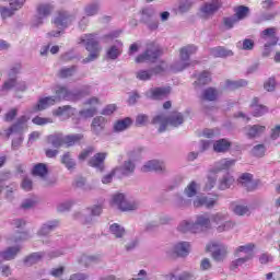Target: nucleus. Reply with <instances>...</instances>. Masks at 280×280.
I'll return each instance as SVG.
<instances>
[{"label":"nucleus","mask_w":280,"mask_h":280,"mask_svg":"<svg viewBox=\"0 0 280 280\" xmlns=\"http://www.w3.org/2000/svg\"><path fill=\"white\" fill-rule=\"evenodd\" d=\"M211 226L217 228L219 233H224V231H231L235 226V222L229 220V214L222 212L212 214L210 218L207 214H200L197 215L195 223L182 221L178 225V231L182 233H187V231L200 233L207 231V229H211Z\"/></svg>","instance_id":"nucleus-1"},{"label":"nucleus","mask_w":280,"mask_h":280,"mask_svg":"<svg viewBox=\"0 0 280 280\" xmlns=\"http://www.w3.org/2000/svg\"><path fill=\"white\" fill-rule=\"evenodd\" d=\"M82 45L85 46V49L90 51V56L83 60V62H92V60H96L100 57V51L102 48L100 47V42L93 34L81 36Z\"/></svg>","instance_id":"nucleus-2"},{"label":"nucleus","mask_w":280,"mask_h":280,"mask_svg":"<svg viewBox=\"0 0 280 280\" xmlns=\"http://www.w3.org/2000/svg\"><path fill=\"white\" fill-rule=\"evenodd\" d=\"M84 136L77 135H68L63 136L62 133H55L48 137V141L54 145V148H60V145H75L79 141H82Z\"/></svg>","instance_id":"nucleus-3"},{"label":"nucleus","mask_w":280,"mask_h":280,"mask_svg":"<svg viewBox=\"0 0 280 280\" xmlns=\"http://www.w3.org/2000/svg\"><path fill=\"white\" fill-rule=\"evenodd\" d=\"M198 51V48L194 45L186 46L180 49L179 52V60L172 67V71L174 73L178 71H183L184 69H187L191 63L189 62V57L194 56Z\"/></svg>","instance_id":"nucleus-4"},{"label":"nucleus","mask_w":280,"mask_h":280,"mask_svg":"<svg viewBox=\"0 0 280 280\" xmlns=\"http://www.w3.org/2000/svg\"><path fill=\"white\" fill-rule=\"evenodd\" d=\"M184 118L183 115L178 112H173L171 117L167 119L165 118L163 115H159L156 117L153 118V124H160V132H165V128L167 126V124H170V126H174L175 128L177 126H180V124H183Z\"/></svg>","instance_id":"nucleus-5"},{"label":"nucleus","mask_w":280,"mask_h":280,"mask_svg":"<svg viewBox=\"0 0 280 280\" xmlns=\"http://www.w3.org/2000/svg\"><path fill=\"white\" fill-rule=\"evenodd\" d=\"M112 206L117 207L120 211H135L136 209H139V203L126 199L124 194L114 195L112 198Z\"/></svg>","instance_id":"nucleus-6"},{"label":"nucleus","mask_w":280,"mask_h":280,"mask_svg":"<svg viewBox=\"0 0 280 280\" xmlns=\"http://www.w3.org/2000/svg\"><path fill=\"white\" fill-rule=\"evenodd\" d=\"M135 172V163L132 161H127L120 168H115L110 174L103 177L102 183L108 185L113 180V176L121 174V176H130Z\"/></svg>","instance_id":"nucleus-7"},{"label":"nucleus","mask_w":280,"mask_h":280,"mask_svg":"<svg viewBox=\"0 0 280 280\" xmlns=\"http://www.w3.org/2000/svg\"><path fill=\"white\" fill-rule=\"evenodd\" d=\"M158 56H161V49L159 45L151 43L148 44L145 52L136 58V62H154Z\"/></svg>","instance_id":"nucleus-8"},{"label":"nucleus","mask_w":280,"mask_h":280,"mask_svg":"<svg viewBox=\"0 0 280 280\" xmlns=\"http://www.w3.org/2000/svg\"><path fill=\"white\" fill-rule=\"evenodd\" d=\"M234 15L224 19V25L228 26L229 30H231L233 25L240 23V21L246 19L248 16L249 9L247 7L240 5L234 9Z\"/></svg>","instance_id":"nucleus-9"},{"label":"nucleus","mask_w":280,"mask_h":280,"mask_svg":"<svg viewBox=\"0 0 280 280\" xmlns=\"http://www.w3.org/2000/svg\"><path fill=\"white\" fill-rule=\"evenodd\" d=\"M220 8H222V0L206 2L199 9V16H201V19H209V16H213Z\"/></svg>","instance_id":"nucleus-10"},{"label":"nucleus","mask_w":280,"mask_h":280,"mask_svg":"<svg viewBox=\"0 0 280 280\" xmlns=\"http://www.w3.org/2000/svg\"><path fill=\"white\" fill-rule=\"evenodd\" d=\"M208 253H212V258L214 261H224L228 255V248L223 244L210 243L207 245Z\"/></svg>","instance_id":"nucleus-11"},{"label":"nucleus","mask_w":280,"mask_h":280,"mask_svg":"<svg viewBox=\"0 0 280 280\" xmlns=\"http://www.w3.org/2000/svg\"><path fill=\"white\" fill-rule=\"evenodd\" d=\"M253 248H255V245H253V244H247V245L240 246L235 250L236 257H240V253H243L244 255H246V257L245 258H238L235 261H233L232 262V268H240V266H242V264H246V261H248V259H250L253 257Z\"/></svg>","instance_id":"nucleus-12"},{"label":"nucleus","mask_w":280,"mask_h":280,"mask_svg":"<svg viewBox=\"0 0 280 280\" xmlns=\"http://www.w3.org/2000/svg\"><path fill=\"white\" fill-rule=\"evenodd\" d=\"M260 38L265 42V49L269 47H275L279 43V37H277V28L269 27L261 32Z\"/></svg>","instance_id":"nucleus-13"},{"label":"nucleus","mask_w":280,"mask_h":280,"mask_svg":"<svg viewBox=\"0 0 280 280\" xmlns=\"http://www.w3.org/2000/svg\"><path fill=\"white\" fill-rule=\"evenodd\" d=\"M97 105H100V100L97 97H92L85 103V108L80 112V117L82 119H89L97 113Z\"/></svg>","instance_id":"nucleus-14"},{"label":"nucleus","mask_w":280,"mask_h":280,"mask_svg":"<svg viewBox=\"0 0 280 280\" xmlns=\"http://www.w3.org/2000/svg\"><path fill=\"white\" fill-rule=\"evenodd\" d=\"M55 93L57 102H60V100H66L68 102H75L77 100H80V96L71 91H68V89L63 85H57L55 88Z\"/></svg>","instance_id":"nucleus-15"},{"label":"nucleus","mask_w":280,"mask_h":280,"mask_svg":"<svg viewBox=\"0 0 280 280\" xmlns=\"http://www.w3.org/2000/svg\"><path fill=\"white\" fill-rule=\"evenodd\" d=\"M54 10V7L51 4H39L37 7V18L34 22V25L38 26L42 25L43 19H46V16H49Z\"/></svg>","instance_id":"nucleus-16"},{"label":"nucleus","mask_w":280,"mask_h":280,"mask_svg":"<svg viewBox=\"0 0 280 280\" xmlns=\"http://www.w3.org/2000/svg\"><path fill=\"white\" fill-rule=\"evenodd\" d=\"M71 21H73V16L67 14L66 11H59L57 16L55 18L54 24L58 30H65Z\"/></svg>","instance_id":"nucleus-17"},{"label":"nucleus","mask_w":280,"mask_h":280,"mask_svg":"<svg viewBox=\"0 0 280 280\" xmlns=\"http://www.w3.org/2000/svg\"><path fill=\"white\" fill-rule=\"evenodd\" d=\"M54 117H58L61 121L69 119V117H73L75 115V109L71 106H62L52 110Z\"/></svg>","instance_id":"nucleus-18"},{"label":"nucleus","mask_w":280,"mask_h":280,"mask_svg":"<svg viewBox=\"0 0 280 280\" xmlns=\"http://www.w3.org/2000/svg\"><path fill=\"white\" fill-rule=\"evenodd\" d=\"M170 88H154L147 92V97L150 100H163L170 95Z\"/></svg>","instance_id":"nucleus-19"},{"label":"nucleus","mask_w":280,"mask_h":280,"mask_svg":"<svg viewBox=\"0 0 280 280\" xmlns=\"http://www.w3.org/2000/svg\"><path fill=\"white\" fill-rule=\"evenodd\" d=\"M218 201V197L209 195L208 197H198L194 201V207H207L208 209H211L213 205Z\"/></svg>","instance_id":"nucleus-20"},{"label":"nucleus","mask_w":280,"mask_h":280,"mask_svg":"<svg viewBox=\"0 0 280 280\" xmlns=\"http://www.w3.org/2000/svg\"><path fill=\"white\" fill-rule=\"evenodd\" d=\"M106 153H96L89 162L91 167H95L100 170V172L104 171V161H106Z\"/></svg>","instance_id":"nucleus-21"},{"label":"nucleus","mask_w":280,"mask_h":280,"mask_svg":"<svg viewBox=\"0 0 280 280\" xmlns=\"http://www.w3.org/2000/svg\"><path fill=\"white\" fill-rule=\"evenodd\" d=\"M21 250V247L15 246V247H9L2 252H0V261H10L19 255Z\"/></svg>","instance_id":"nucleus-22"},{"label":"nucleus","mask_w":280,"mask_h":280,"mask_svg":"<svg viewBox=\"0 0 280 280\" xmlns=\"http://www.w3.org/2000/svg\"><path fill=\"white\" fill-rule=\"evenodd\" d=\"M233 165H235V160H229V159L220 160L214 164V168L212 170L211 174H218V172H222L224 170H231Z\"/></svg>","instance_id":"nucleus-23"},{"label":"nucleus","mask_w":280,"mask_h":280,"mask_svg":"<svg viewBox=\"0 0 280 280\" xmlns=\"http://www.w3.org/2000/svg\"><path fill=\"white\" fill-rule=\"evenodd\" d=\"M165 164L156 160H151L142 166V172H163Z\"/></svg>","instance_id":"nucleus-24"},{"label":"nucleus","mask_w":280,"mask_h":280,"mask_svg":"<svg viewBox=\"0 0 280 280\" xmlns=\"http://www.w3.org/2000/svg\"><path fill=\"white\" fill-rule=\"evenodd\" d=\"M106 127V118L104 116H97L93 119L91 125V130L94 135H100L102 130Z\"/></svg>","instance_id":"nucleus-25"},{"label":"nucleus","mask_w":280,"mask_h":280,"mask_svg":"<svg viewBox=\"0 0 280 280\" xmlns=\"http://www.w3.org/2000/svg\"><path fill=\"white\" fill-rule=\"evenodd\" d=\"M250 108L254 117H261L262 115H266V113H268V107L259 105V100L257 98H254Z\"/></svg>","instance_id":"nucleus-26"},{"label":"nucleus","mask_w":280,"mask_h":280,"mask_svg":"<svg viewBox=\"0 0 280 280\" xmlns=\"http://www.w3.org/2000/svg\"><path fill=\"white\" fill-rule=\"evenodd\" d=\"M190 245L187 242H182L175 245L174 253L177 257H187L189 255Z\"/></svg>","instance_id":"nucleus-27"},{"label":"nucleus","mask_w":280,"mask_h":280,"mask_svg":"<svg viewBox=\"0 0 280 280\" xmlns=\"http://www.w3.org/2000/svg\"><path fill=\"white\" fill-rule=\"evenodd\" d=\"M27 121H30V117L28 116H22L18 119V122L15 125H13L10 129H9V136L12 135V132H20V130H23V128H26L25 124H27Z\"/></svg>","instance_id":"nucleus-28"},{"label":"nucleus","mask_w":280,"mask_h":280,"mask_svg":"<svg viewBox=\"0 0 280 280\" xmlns=\"http://www.w3.org/2000/svg\"><path fill=\"white\" fill-rule=\"evenodd\" d=\"M54 104H56V98L51 96L40 98L34 110H45V108H49V106H54Z\"/></svg>","instance_id":"nucleus-29"},{"label":"nucleus","mask_w":280,"mask_h":280,"mask_svg":"<svg viewBox=\"0 0 280 280\" xmlns=\"http://www.w3.org/2000/svg\"><path fill=\"white\" fill-rule=\"evenodd\" d=\"M240 185L242 187H246L248 191H252L253 189V175L250 173H244L242 176L238 178Z\"/></svg>","instance_id":"nucleus-30"},{"label":"nucleus","mask_w":280,"mask_h":280,"mask_svg":"<svg viewBox=\"0 0 280 280\" xmlns=\"http://www.w3.org/2000/svg\"><path fill=\"white\" fill-rule=\"evenodd\" d=\"M130 126H132V119L130 117H127V118L118 120L114 125V130L116 132H122V130H127V128H130Z\"/></svg>","instance_id":"nucleus-31"},{"label":"nucleus","mask_w":280,"mask_h":280,"mask_svg":"<svg viewBox=\"0 0 280 280\" xmlns=\"http://www.w3.org/2000/svg\"><path fill=\"white\" fill-rule=\"evenodd\" d=\"M12 86H14L16 91H25V89H27V85L25 84V82L16 83V80L10 79L3 84V91L10 90L12 89Z\"/></svg>","instance_id":"nucleus-32"},{"label":"nucleus","mask_w":280,"mask_h":280,"mask_svg":"<svg viewBox=\"0 0 280 280\" xmlns=\"http://www.w3.org/2000/svg\"><path fill=\"white\" fill-rule=\"evenodd\" d=\"M229 148H231V142L226 139H220L213 143L214 152H228Z\"/></svg>","instance_id":"nucleus-33"},{"label":"nucleus","mask_w":280,"mask_h":280,"mask_svg":"<svg viewBox=\"0 0 280 280\" xmlns=\"http://www.w3.org/2000/svg\"><path fill=\"white\" fill-rule=\"evenodd\" d=\"M248 137H259L266 132V127L260 125H254L252 127H246Z\"/></svg>","instance_id":"nucleus-34"},{"label":"nucleus","mask_w":280,"mask_h":280,"mask_svg":"<svg viewBox=\"0 0 280 280\" xmlns=\"http://www.w3.org/2000/svg\"><path fill=\"white\" fill-rule=\"evenodd\" d=\"M121 47L122 44L120 42H117V45L112 46L107 50V57L110 58V60H116V58H119V56H121Z\"/></svg>","instance_id":"nucleus-35"},{"label":"nucleus","mask_w":280,"mask_h":280,"mask_svg":"<svg viewBox=\"0 0 280 280\" xmlns=\"http://www.w3.org/2000/svg\"><path fill=\"white\" fill-rule=\"evenodd\" d=\"M45 257V254L43 253H34L30 256H27L24 260L25 266H34V264H38Z\"/></svg>","instance_id":"nucleus-36"},{"label":"nucleus","mask_w":280,"mask_h":280,"mask_svg":"<svg viewBox=\"0 0 280 280\" xmlns=\"http://www.w3.org/2000/svg\"><path fill=\"white\" fill-rule=\"evenodd\" d=\"M33 176H39V178H43L47 176V165L43 163L36 164L32 170Z\"/></svg>","instance_id":"nucleus-37"},{"label":"nucleus","mask_w":280,"mask_h":280,"mask_svg":"<svg viewBox=\"0 0 280 280\" xmlns=\"http://www.w3.org/2000/svg\"><path fill=\"white\" fill-rule=\"evenodd\" d=\"M211 56L214 58H226V56H233V51L217 47L211 49Z\"/></svg>","instance_id":"nucleus-38"},{"label":"nucleus","mask_w":280,"mask_h":280,"mask_svg":"<svg viewBox=\"0 0 280 280\" xmlns=\"http://www.w3.org/2000/svg\"><path fill=\"white\" fill-rule=\"evenodd\" d=\"M233 183H235V178H233V176H231L229 173L223 176V178L220 180L219 183V189H229L231 187V185H233Z\"/></svg>","instance_id":"nucleus-39"},{"label":"nucleus","mask_w":280,"mask_h":280,"mask_svg":"<svg viewBox=\"0 0 280 280\" xmlns=\"http://www.w3.org/2000/svg\"><path fill=\"white\" fill-rule=\"evenodd\" d=\"M109 231L115 237H124V235H126V230L117 223L112 224Z\"/></svg>","instance_id":"nucleus-40"},{"label":"nucleus","mask_w":280,"mask_h":280,"mask_svg":"<svg viewBox=\"0 0 280 280\" xmlns=\"http://www.w3.org/2000/svg\"><path fill=\"white\" fill-rule=\"evenodd\" d=\"M230 209L236 215H246V213H248V208L246 206H240L237 203H232Z\"/></svg>","instance_id":"nucleus-41"},{"label":"nucleus","mask_w":280,"mask_h":280,"mask_svg":"<svg viewBox=\"0 0 280 280\" xmlns=\"http://www.w3.org/2000/svg\"><path fill=\"white\" fill-rule=\"evenodd\" d=\"M58 226V222H49L48 224H44L38 232V235H47L50 231H54Z\"/></svg>","instance_id":"nucleus-42"},{"label":"nucleus","mask_w":280,"mask_h":280,"mask_svg":"<svg viewBox=\"0 0 280 280\" xmlns=\"http://www.w3.org/2000/svg\"><path fill=\"white\" fill-rule=\"evenodd\" d=\"M93 261H97V257L83 255L79 259V264H81L85 268L91 266V264H93Z\"/></svg>","instance_id":"nucleus-43"},{"label":"nucleus","mask_w":280,"mask_h":280,"mask_svg":"<svg viewBox=\"0 0 280 280\" xmlns=\"http://www.w3.org/2000/svg\"><path fill=\"white\" fill-rule=\"evenodd\" d=\"M217 97H218V91L213 90L212 88H209L203 92V100L213 102V100H215Z\"/></svg>","instance_id":"nucleus-44"},{"label":"nucleus","mask_w":280,"mask_h":280,"mask_svg":"<svg viewBox=\"0 0 280 280\" xmlns=\"http://www.w3.org/2000/svg\"><path fill=\"white\" fill-rule=\"evenodd\" d=\"M211 82V73L203 71L197 79V84H209Z\"/></svg>","instance_id":"nucleus-45"},{"label":"nucleus","mask_w":280,"mask_h":280,"mask_svg":"<svg viewBox=\"0 0 280 280\" xmlns=\"http://www.w3.org/2000/svg\"><path fill=\"white\" fill-rule=\"evenodd\" d=\"M240 86H246V81L245 80H240V81H226V89L233 90V89H240Z\"/></svg>","instance_id":"nucleus-46"},{"label":"nucleus","mask_w":280,"mask_h":280,"mask_svg":"<svg viewBox=\"0 0 280 280\" xmlns=\"http://www.w3.org/2000/svg\"><path fill=\"white\" fill-rule=\"evenodd\" d=\"M197 189H198V184H196V182H191L185 189V194L186 196H188V198H192V196H196Z\"/></svg>","instance_id":"nucleus-47"},{"label":"nucleus","mask_w":280,"mask_h":280,"mask_svg":"<svg viewBox=\"0 0 280 280\" xmlns=\"http://www.w3.org/2000/svg\"><path fill=\"white\" fill-rule=\"evenodd\" d=\"M62 163L68 170H73V167H75V162L73 161V159H71V155H69V153H66L63 155Z\"/></svg>","instance_id":"nucleus-48"},{"label":"nucleus","mask_w":280,"mask_h":280,"mask_svg":"<svg viewBox=\"0 0 280 280\" xmlns=\"http://www.w3.org/2000/svg\"><path fill=\"white\" fill-rule=\"evenodd\" d=\"M33 124H36V126H46V124H54V119L37 116L33 118Z\"/></svg>","instance_id":"nucleus-49"},{"label":"nucleus","mask_w":280,"mask_h":280,"mask_svg":"<svg viewBox=\"0 0 280 280\" xmlns=\"http://www.w3.org/2000/svg\"><path fill=\"white\" fill-rule=\"evenodd\" d=\"M75 73V67H71V68H62L59 71V75L61 78H71V75H73Z\"/></svg>","instance_id":"nucleus-50"},{"label":"nucleus","mask_w":280,"mask_h":280,"mask_svg":"<svg viewBox=\"0 0 280 280\" xmlns=\"http://www.w3.org/2000/svg\"><path fill=\"white\" fill-rule=\"evenodd\" d=\"M100 10L97 3H92L85 8V14L88 16H95V13Z\"/></svg>","instance_id":"nucleus-51"},{"label":"nucleus","mask_w":280,"mask_h":280,"mask_svg":"<svg viewBox=\"0 0 280 280\" xmlns=\"http://www.w3.org/2000/svg\"><path fill=\"white\" fill-rule=\"evenodd\" d=\"M252 152L254 156H264V154H266V147H264L262 144H258L254 147Z\"/></svg>","instance_id":"nucleus-52"},{"label":"nucleus","mask_w":280,"mask_h":280,"mask_svg":"<svg viewBox=\"0 0 280 280\" xmlns=\"http://www.w3.org/2000/svg\"><path fill=\"white\" fill-rule=\"evenodd\" d=\"M180 1V5H179V12H187V10H189V8H191L194 1L191 0H179Z\"/></svg>","instance_id":"nucleus-53"},{"label":"nucleus","mask_w":280,"mask_h":280,"mask_svg":"<svg viewBox=\"0 0 280 280\" xmlns=\"http://www.w3.org/2000/svg\"><path fill=\"white\" fill-rule=\"evenodd\" d=\"M215 187V177L214 175H209L208 176V182L206 183L205 191H209Z\"/></svg>","instance_id":"nucleus-54"},{"label":"nucleus","mask_w":280,"mask_h":280,"mask_svg":"<svg viewBox=\"0 0 280 280\" xmlns=\"http://www.w3.org/2000/svg\"><path fill=\"white\" fill-rule=\"evenodd\" d=\"M138 80H150L152 78V72L141 70L137 73Z\"/></svg>","instance_id":"nucleus-55"},{"label":"nucleus","mask_w":280,"mask_h":280,"mask_svg":"<svg viewBox=\"0 0 280 280\" xmlns=\"http://www.w3.org/2000/svg\"><path fill=\"white\" fill-rule=\"evenodd\" d=\"M276 86H277V81L275 80V78H270L268 81L265 82L266 91H275Z\"/></svg>","instance_id":"nucleus-56"},{"label":"nucleus","mask_w":280,"mask_h":280,"mask_svg":"<svg viewBox=\"0 0 280 280\" xmlns=\"http://www.w3.org/2000/svg\"><path fill=\"white\" fill-rule=\"evenodd\" d=\"M93 152H94L93 147H89L86 150H84L83 152L80 153L79 160L84 161L88 156H91V154H93Z\"/></svg>","instance_id":"nucleus-57"},{"label":"nucleus","mask_w":280,"mask_h":280,"mask_svg":"<svg viewBox=\"0 0 280 280\" xmlns=\"http://www.w3.org/2000/svg\"><path fill=\"white\" fill-rule=\"evenodd\" d=\"M148 124V116L147 115H138L136 118V126H145Z\"/></svg>","instance_id":"nucleus-58"},{"label":"nucleus","mask_w":280,"mask_h":280,"mask_svg":"<svg viewBox=\"0 0 280 280\" xmlns=\"http://www.w3.org/2000/svg\"><path fill=\"white\" fill-rule=\"evenodd\" d=\"M116 110L117 106L115 104H110L103 109L102 115H113Z\"/></svg>","instance_id":"nucleus-59"},{"label":"nucleus","mask_w":280,"mask_h":280,"mask_svg":"<svg viewBox=\"0 0 280 280\" xmlns=\"http://www.w3.org/2000/svg\"><path fill=\"white\" fill-rule=\"evenodd\" d=\"M18 113H19V109H16V108L10 109L5 115V118H4L5 121H12V119H14V117H16Z\"/></svg>","instance_id":"nucleus-60"},{"label":"nucleus","mask_w":280,"mask_h":280,"mask_svg":"<svg viewBox=\"0 0 280 280\" xmlns=\"http://www.w3.org/2000/svg\"><path fill=\"white\" fill-rule=\"evenodd\" d=\"M22 189H24V191H32V179L24 178L22 180Z\"/></svg>","instance_id":"nucleus-61"},{"label":"nucleus","mask_w":280,"mask_h":280,"mask_svg":"<svg viewBox=\"0 0 280 280\" xmlns=\"http://www.w3.org/2000/svg\"><path fill=\"white\" fill-rule=\"evenodd\" d=\"M192 279H196V276H194L190 272H183L180 276L175 278V280H192Z\"/></svg>","instance_id":"nucleus-62"},{"label":"nucleus","mask_w":280,"mask_h":280,"mask_svg":"<svg viewBox=\"0 0 280 280\" xmlns=\"http://www.w3.org/2000/svg\"><path fill=\"white\" fill-rule=\"evenodd\" d=\"M36 205L34 199H26L22 202V209H32Z\"/></svg>","instance_id":"nucleus-63"},{"label":"nucleus","mask_w":280,"mask_h":280,"mask_svg":"<svg viewBox=\"0 0 280 280\" xmlns=\"http://www.w3.org/2000/svg\"><path fill=\"white\" fill-rule=\"evenodd\" d=\"M89 279V276L85 273H74L70 277V280H86Z\"/></svg>","instance_id":"nucleus-64"}]
</instances>
